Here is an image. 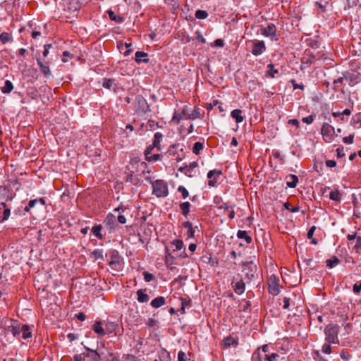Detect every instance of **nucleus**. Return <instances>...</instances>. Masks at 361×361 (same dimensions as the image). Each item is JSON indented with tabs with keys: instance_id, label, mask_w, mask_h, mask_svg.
<instances>
[{
	"instance_id": "f257e3e1",
	"label": "nucleus",
	"mask_w": 361,
	"mask_h": 361,
	"mask_svg": "<svg viewBox=\"0 0 361 361\" xmlns=\"http://www.w3.org/2000/svg\"><path fill=\"white\" fill-rule=\"evenodd\" d=\"M257 361H276L279 355L269 351L268 345H264L261 348H259L257 353H255Z\"/></svg>"
},
{
	"instance_id": "f03ea898",
	"label": "nucleus",
	"mask_w": 361,
	"mask_h": 361,
	"mask_svg": "<svg viewBox=\"0 0 361 361\" xmlns=\"http://www.w3.org/2000/svg\"><path fill=\"white\" fill-rule=\"evenodd\" d=\"M152 194L157 197H165L169 195L168 184L163 180L152 181Z\"/></svg>"
},
{
	"instance_id": "7ed1b4c3",
	"label": "nucleus",
	"mask_w": 361,
	"mask_h": 361,
	"mask_svg": "<svg viewBox=\"0 0 361 361\" xmlns=\"http://www.w3.org/2000/svg\"><path fill=\"white\" fill-rule=\"evenodd\" d=\"M339 326L336 324H329L324 329L325 340L329 343H338V334Z\"/></svg>"
},
{
	"instance_id": "20e7f679",
	"label": "nucleus",
	"mask_w": 361,
	"mask_h": 361,
	"mask_svg": "<svg viewBox=\"0 0 361 361\" xmlns=\"http://www.w3.org/2000/svg\"><path fill=\"white\" fill-rule=\"evenodd\" d=\"M243 266L245 277L249 281H252L257 277V267L252 262H245Z\"/></svg>"
},
{
	"instance_id": "39448f33",
	"label": "nucleus",
	"mask_w": 361,
	"mask_h": 361,
	"mask_svg": "<svg viewBox=\"0 0 361 361\" xmlns=\"http://www.w3.org/2000/svg\"><path fill=\"white\" fill-rule=\"evenodd\" d=\"M261 34L267 37H269L271 41H277L278 37L276 35V27L273 23H269L267 27H262Z\"/></svg>"
},
{
	"instance_id": "423d86ee",
	"label": "nucleus",
	"mask_w": 361,
	"mask_h": 361,
	"mask_svg": "<svg viewBox=\"0 0 361 361\" xmlns=\"http://www.w3.org/2000/svg\"><path fill=\"white\" fill-rule=\"evenodd\" d=\"M269 293L274 296L280 293L279 279L274 275L270 276L268 280Z\"/></svg>"
},
{
	"instance_id": "0eeeda50",
	"label": "nucleus",
	"mask_w": 361,
	"mask_h": 361,
	"mask_svg": "<svg viewBox=\"0 0 361 361\" xmlns=\"http://www.w3.org/2000/svg\"><path fill=\"white\" fill-rule=\"evenodd\" d=\"M108 254L110 257V261L109 262V264L113 269L118 270L121 262L120 259H121L118 252L116 250L113 249L109 250Z\"/></svg>"
},
{
	"instance_id": "6e6552de",
	"label": "nucleus",
	"mask_w": 361,
	"mask_h": 361,
	"mask_svg": "<svg viewBox=\"0 0 361 361\" xmlns=\"http://www.w3.org/2000/svg\"><path fill=\"white\" fill-rule=\"evenodd\" d=\"M266 51V46L264 41L255 40L252 43V54L254 56L261 55Z\"/></svg>"
},
{
	"instance_id": "1a4fd4ad",
	"label": "nucleus",
	"mask_w": 361,
	"mask_h": 361,
	"mask_svg": "<svg viewBox=\"0 0 361 361\" xmlns=\"http://www.w3.org/2000/svg\"><path fill=\"white\" fill-rule=\"evenodd\" d=\"M156 149L155 147H153V145H149L145 151V159L148 161H157L161 159V155L160 154H152V152Z\"/></svg>"
},
{
	"instance_id": "9d476101",
	"label": "nucleus",
	"mask_w": 361,
	"mask_h": 361,
	"mask_svg": "<svg viewBox=\"0 0 361 361\" xmlns=\"http://www.w3.org/2000/svg\"><path fill=\"white\" fill-rule=\"evenodd\" d=\"M137 103V111L139 113H146L149 111V105L145 99L138 96L135 99Z\"/></svg>"
},
{
	"instance_id": "9b49d317",
	"label": "nucleus",
	"mask_w": 361,
	"mask_h": 361,
	"mask_svg": "<svg viewBox=\"0 0 361 361\" xmlns=\"http://www.w3.org/2000/svg\"><path fill=\"white\" fill-rule=\"evenodd\" d=\"M321 132L323 137L329 138V140H332L335 134L334 128L327 123L323 124Z\"/></svg>"
},
{
	"instance_id": "f8f14e48",
	"label": "nucleus",
	"mask_w": 361,
	"mask_h": 361,
	"mask_svg": "<svg viewBox=\"0 0 361 361\" xmlns=\"http://www.w3.org/2000/svg\"><path fill=\"white\" fill-rule=\"evenodd\" d=\"M104 224L109 230L114 229L116 224V216L113 214H108L104 220Z\"/></svg>"
},
{
	"instance_id": "ddd939ff",
	"label": "nucleus",
	"mask_w": 361,
	"mask_h": 361,
	"mask_svg": "<svg viewBox=\"0 0 361 361\" xmlns=\"http://www.w3.org/2000/svg\"><path fill=\"white\" fill-rule=\"evenodd\" d=\"M233 289L236 294H243L245 290V284L244 281L242 279H240L238 281L235 282L233 284Z\"/></svg>"
},
{
	"instance_id": "4468645a",
	"label": "nucleus",
	"mask_w": 361,
	"mask_h": 361,
	"mask_svg": "<svg viewBox=\"0 0 361 361\" xmlns=\"http://www.w3.org/2000/svg\"><path fill=\"white\" fill-rule=\"evenodd\" d=\"M163 135L160 132L155 133L154 135V140H153V147H156L157 151H161V141L162 140Z\"/></svg>"
},
{
	"instance_id": "2eb2a0df",
	"label": "nucleus",
	"mask_w": 361,
	"mask_h": 361,
	"mask_svg": "<svg viewBox=\"0 0 361 361\" xmlns=\"http://www.w3.org/2000/svg\"><path fill=\"white\" fill-rule=\"evenodd\" d=\"M37 64L40 68L41 72L44 74L46 78L51 75V71L47 64L44 63L40 59H37Z\"/></svg>"
},
{
	"instance_id": "dca6fc26",
	"label": "nucleus",
	"mask_w": 361,
	"mask_h": 361,
	"mask_svg": "<svg viewBox=\"0 0 361 361\" xmlns=\"http://www.w3.org/2000/svg\"><path fill=\"white\" fill-rule=\"evenodd\" d=\"M85 349L87 350V353L85 355V357L91 358L92 361H99L100 355L97 350L90 349L87 347H85Z\"/></svg>"
},
{
	"instance_id": "f3484780",
	"label": "nucleus",
	"mask_w": 361,
	"mask_h": 361,
	"mask_svg": "<svg viewBox=\"0 0 361 361\" xmlns=\"http://www.w3.org/2000/svg\"><path fill=\"white\" fill-rule=\"evenodd\" d=\"M286 180L287 186L291 188H295L298 182V176L293 174L286 176Z\"/></svg>"
},
{
	"instance_id": "a211bd4d",
	"label": "nucleus",
	"mask_w": 361,
	"mask_h": 361,
	"mask_svg": "<svg viewBox=\"0 0 361 361\" xmlns=\"http://www.w3.org/2000/svg\"><path fill=\"white\" fill-rule=\"evenodd\" d=\"M231 116L235 120L237 123H241L244 120V116L242 115L240 109H234L231 113Z\"/></svg>"
},
{
	"instance_id": "6ab92c4d",
	"label": "nucleus",
	"mask_w": 361,
	"mask_h": 361,
	"mask_svg": "<svg viewBox=\"0 0 361 361\" xmlns=\"http://www.w3.org/2000/svg\"><path fill=\"white\" fill-rule=\"evenodd\" d=\"M135 59L138 63L142 62L147 63L149 61L147 54L143 51H136L135 54Z\"/></svg>"
},
{
	"instance_id": "aec40b11",
	"label": "nucleus",
	"mask_w": 361,
	"mask_h": 361,
	"mask_svg": "<svg viewBox=\"0 0 361 361\" xmlns=\"http://www.w3.org/2000/svg\"><path fill=\"white\" fill-rule=\"evenodd\" d=\"M214 202L218 209H224V212L230 208L227 203L224 202L221 197H215Z\"/></svg>"
},
{
	"instance_id": "412c9836",
	"label": "nucleus",
	"mask_w": 361,
	"mask_h": 361,
	"mask_svg": "<svg viewBox=\"0 0 361 361\" xmlns=\"http://www.w3.org/2000/svg\"><path fill=\"white\" fill-rule=\"evenodd\" d=\"M146 289H140L137 292L138 302L143 303L147 302L149 300V297L145 293Z\"/></svg>"
},
{
	"instance_id": "4be33fe9",
	"label": "nucleus",
	"mask_w": 361,
	"mask_h": 361,
	"mask_svg": "<svg viewBox=\"0 0 361 361\" xmlns=\"http://www.w3.org/2000/svg\"><path fill=\"white\" fill-rule=\"evenodd\" d=\"M165 303H166V299L164 298V297L159 296L152 300L151 305L154 308H159V307L163 306L164 305H165Z\"/></svg>"
},
{
	"instance_id": "5701e85b",
	"label": "nucleus",
	"mask_w": 361,
	"mask_h": 361,
	"mask_svg": "<svg viewBox=\"0 0 361 361\" xmlns=\"http://www.w3.org/2000/svg\"><path fill=\"white\" fill-rule=\"evenodd\" d=\"M224 345L225 348H229L230 346H236L238 344V341L236 338L228 336L223 340Z\"/></svg>"
},
{
	"instance_id": "b1692460",
	"label": "nucleus",
	"mask_w": 361,
	"mask_h": 361,
	"mask_svg": "<svg viewBox=\"0 0 361 361\" xmlns=\"http://www.w3.org/2000/svg\"><path fill=\"white\" fill-rule=\"evenodd\" d=\"M92 329L99 336H104L106 334L104 329L102 326L101 322H96Z\"/></svg>"
},
{
	"instance_id": "393cba45",
	"label": "nucleus",
	"mask_w": 361,
	"mask_h": 361,
	"mask_svg": "<svg viewBox=\"0 0 361 361\" xmlns=\"http://www.w3.org/2000/svg\"><path fill=\"white\" fill-rule=\"evenodd\" d=\"M102 86L108 90L114 89L116 87L114 79L104 78L103 80Z\"/></svg>"
},
{
	"instance_id": "a878e982",
	"label": "nucleus",
	"mask_w": 361,
	"mask_h": 361,
	"mask_svg": "<svg viewBox=\"0 0 361 361\" xmlns=\"http://www.w3.org/2000/svg\"><path fill=\"white\" fill-rule=\"evenodd\" d=\"M237 237L240 239H245L247 244L251 243L252 241L251 236L248 235L245 231L239 230L237 233Z\"/></svg>"
},
{
	"instance_id": "bb28decb",
	"label": "nucleus",
	"mask_w": 361,
	"mask_h": 361,
	"mask_svg": "<svg viewBox=\"0 0 361 361\" xmlns=\"http://www.w3.org/2000/svg\"><path fill=\"white\" fill-rule=\"evenodd\" d=\"M183 226L187 228V235L188 238H193L194 237V229L192 228V224L190 221H185L183 223Z\"/></svg>"
},
{
	"instance_id": "cd10ccee",
	"label": "nucleus",
	"mask_w": 361,
	"mask_h": 361,
	"mask_svg": "<svg viewBox=\"0 0 361 361\" xmlns=\"http://www.w3.org/2000/svg\"><path fill=\"white\" fill-rule=\"evenodd\" d=\"M102 229V226L100 224L95 225L92 228V232L93 233L94 236L97 237L99 240H102L104 238V236H103V235L102 234V232H101Z\"/></svg>"
},
{
	"instance_id": "c85d7f7f",
	"label": "nucleus",
	"mask_w": 361,
	"mask_h": 361,
	"mask_svg": "<svg viewBox=\"0 0 361 361\" xmlns=\"http://www.w3.org/2000/svg\"><path fill=\"white\" fill-rule=\"evenodd\" d=\"M341 193L338 189H335L330 192L329 198L335 202H340L341 200Z\"/></svg>"
},
{
	"instance_id": "c756f323",
	"label": "nucleus",
	"mask_w": 361,
	"mask_h": 361,
	"mask_svg": "<svg viewBox=\"0 0 361 361\" xmlns=\"http://www.w3.org/2000/svg\"><path fill=\"white\" fill-rule=\"evenodd\" d=\"M190 207L191 204L189 202H185L180 204V209L183 216H187L188 215Z\"/></svg>"
},
{
	"instance_id": "7c9ffc66",
	"label": "nucleus",
	"mask_w": 361,
	"mask_h": 361,
	"mask_svg": "<svg viewBox=\"0 0 361 361\" xmlns=\"http://www.w3.org/2000/svg\"><path fill=\"white\" fill-rule=\"evenodd\" d=\"M13 90V83L10 80H6L4 86L1 87V92L4 94H9Z\"/></svg>"
},
{
	"instance_id": "2f4dec72",
	"label": "nucleus",
	"mask_w": 361,
	"mask_h": 361,
	"mask_svg": "<svg viewBox=\"0 0 361 361\" xmlns=\"http://www.w3.org/2000/svg\"><path fill=\"white\" fill-rule=\"evenodd\" d=\"M339 263H340V260L336 256H334L331 258H330L326 261V266L329 268H333V267H336V265H338Z\"/></svg>"
},
{
	"instance_id": "473e14b6",
	"label": "nucleus",
	"mask_w": 361,
	"mask_h": 361,
	"mask_svg": "<svg viewBox=\"0 0 361 361\" xmlns=\"http://www.w3.org/2000/svg\"><path fill=\"white\" fill-rule=\"evenodd\" d=\"M21 331H23L22 337L24 339L29 338L32 337V332L30 331V328L27 325H23L21 329Z\"/></svg>"
},
{
	"instance_id": "72a5a7b5",
	"label": "nucleus",
	"mask_w": 361,
	"mask_h": 361,
	"mask_svg": "<svg viewBox=\"0 0 361 361\" xmlns=\"http://www.w3.org/2000/svg\"><path fill=\"white\" fill-rule=\"evenodd\" d=\"M190 114V108L188 106H185L180 112V115L182 116L181 118H183V120H188V119H190V118H193Z\"/></svg>"
},
{
	"instance_id": "f704fd0d",
	"label": "nucleus",
	"mask_w": 361,
	"mask_h": 361,
	"mask_svg": "<svg viewBox=\"0 0 361 361\" xmlns=\"http://www.w3.org/2000/svg\"><path fill=\"white\" fill-rule=\"evenodd\" d=\"M203 148H204L203 142H197L193 145L192 152L195 154L198 155L200 153V152L203 149Z\"/></svg>"
},
{
	"instance_id": "c9c22d12",
	"label": "nucleus",
	"mask_w": 361,
	"mask_h": 361,
	"mask_svg": "<svg viewBox=\"0 0 361 361\" xmlns=\"http://www.w3.org/2000/svg\"><path fill=\"white\" fill-rule=\"evenodd\" d=\"M267 75L272 78L275 77L276 74L279 73V71L274 68V65L272 63L267 66Z\"/></svg>"
},
{
	"instance_id": "e433bc0d",
	"label": "nucleus",
	"mask_w": 361,
	"mask_h": 361,
	"mask_svg": "<svg viewBox=\"0 0 361 361\" xmlns=\"http://www.w3.org/2000/svg\"><path fill=\"white\" fill-rule=\"evenodd\" d=\"M1 205L4 208V211L2 216L1 221L7 220L11 214V210L8 208H6V204L5 202H1Z\"/></svg>"
},
{
	"instance_id": "4c0bfd02",
	"label": "nucleus",
	"mask_w": 361,
	"mask_h": 361,
	"mask_svg": "<svg viewBox=\"0 0 361 361\" xmlns=\"http://www.w3.org/2000/svg\"><path fill=\"white\" fill-rule=\"evenodd\" d=\"M12 39L11 35L8 32H4L0 35V41L6 44Z\"/></svg>"
},
{
	"instance_id": "58836bf2",
	"label": "nucleus",
	"mask_w": 361,
	"mask_h": 361,
	"mask_svg": "<svg viewBox=\"0 0 361 361\" xmlns=\"http://www.w3.org/2000/svg\"><path fill=\"white\" fill-rule=\"evenodd\" d=\"M208 17V13L204 10H197L195 12V18L197 19L203 20Z\"/></svg>"
},
{
	"instance_id": "ea45409f",
	"label": "nucleus",
	"mask_w": 361,
	"mask_h": 361,
	"mask_svg": "<svg viewBox=\"0 0 361 361\" xmlns=\"http://www.w3.org/2000/svg\"><path fill=\"white\" fill-rule=\"evenodd\" d=\"M174 257L169 252V249L166 247V255H165V261L166 264H173L174 261Z\"/></svg>"
},
{
	"instance_id": "a19ab883",
	"label": "nucleus",
	"mask_w": 361,
	"mask_h": 361,
	"mask_svg": "<svg viewBox=\"0 0 361 361\" xmlns=\"http://www.w3.org/2000/svg\"><path fill=\"white\" fill-rule=\"evenodd\" d=\"M283 206H284V208L286 209L289 210L290 212H291L293 213L297 212H298L300 210V207L299 206H296V207H293L291 206L290 203L288 202H285Z\"/></svg>"
},
{
	"instance_id": "79ce46f5",
	"label": "nucleus",
	"mask_w": 361,
	"mask_h": 361,
	"mask_svg": "<svg viewBox=\"0 0 361 361\" xmlns=\"http://www.w3.org/2000/svg\"><path fill=\"white\" fill-rule=\"evenodd\" d=\"M92 256L95 259H104L103 250L97 249L92 253Z\"/></svg>"
},
{
	"instance_id": "37998d69",
	"label": "nucleus",
	"mask_w": 361,
	"mask_h": 361,
	"mask_svg": "<svg viewBox=\"0 0 361 361\" xmlns=\"http://www.w3.org/2000/svg\"><path fill=\"white\" fill-rule=\"evenodd\" d=\"M353 250L356 253L361 252V237L358 236L355 242V245L353 247Z\"/></svg>"
},
{
	"instance_id": "c03bdc74",
	"label": "nucleus",
	"mask_w": 361,
	"mask_h": 361,
	"mask_svg": "<svg viewBox=\"0 0 361 361\" xmlns=\"http://www.w3.org/2000/svg\"><path fill=\"white\" fill-rule=\"evenodd\" d=\"M221 175V171L218 170H211L207 173V178L212 179L214 177H219Z\"/></svg>"
},
{
	"instance_id": "a18cd8bd",
	"label": "nucleus",
	"mask_w": 361,
	"mask_h": 361,
	"mask_svg": "<svg viewBox=\"0 0 361 361\" xmlns=\"http://www.w3.org/2000/svg\"><path fill=\"white\" fill-rule=\"evenodd\" d=\"M171 244L175 246L177 250H180L183 247V242L179 239L173 240Z\"/></svg>"
},
{
	"instance_id": "49530a36",
	"label": "nucleus",
	"mask_w": 361,
	"mask_h": 361,
	"mask_svg": "<svg viewBox=\"0 0 361 361\" xmlns=\"http://www.w3.org/2000/svg\"><path fill=\"white\" fill-rule=\"evenodd\" d=\"M178 191L181 193V195L183 199L187 198L189 195V192H188V190L183 185H180L178 188Z\"/></svg>"
},
{
	"instance_id": "de8ad7c7",
	"label": "nucleus",
	"mask_w": 361,
	"mask_h": 361,
	"mask_svg": "<svg viewBox=\"0 0 361 361\" xmlns=\"http://www.w3.org/2000/svg\"><path fill=\"white\" fill-rule=\"evenodd\" d=\"M131 45V43H125L124 47L126 48V50L123 52L125 56H128L132 52V49H130ZM123 45H121L119 48L123 50Z\"/></svg>"
},
{
	"instance_id": "09e8293b",
	"label": "nucleus",
	"mask_w": 361,
	"mask_h": 361,
	"mask_svg": "<svg viewBox=\"0 0 361 361\" xmlns=\"http://www.w3.org/2000/svg\"><path fill=\"white\" fill-rule=\"evenodd\" d=\"M345 9H347L355 6L357 4L358 0H345Z\"/></svg>"
},
{
	"instance_id": "8fccbe9b",
	"label": "nucleus",
	"mask_w": 361,
	"mask_h": 361,
	"mask_svg": "<svg viewBox=\"0 0 361 361\" xmlns=\"http://www.w3.org/2000/svg\"><path fill=\"white\" fill-rule=\"evenodd\" d=\"M331 343L326 342L322 346V352L325 354H330L331 353Z\"/></svg>"
},
{
	"instance_id": "3c124183",
	"label": "nucleus",
	"mask_w": 361,
	"mask_h": 361,
	"mask_svg": "<svg viewBox=\"0 0 361 361\" xmlns=\"http://www.w3.org/2000/svg\"><path fill=\"white\" fill-rule=\"evenodd\" d=\"M143 276H144V279L146 282H150L154 279V275L147 271H145L143 273Z\"/></svg>"
},
{
	"instance_id": "603ef678",
	"label": "nucleus",
	"mask_w": 361,
	"mask_h": 361,
	"mask_svg": "<svg viewBox=\"0 0 361 361\" xmlns=\"http://www.w3.org/2000/svg\"><path fill=\"white\" fill-rule=\"evenodd\" d=\"M178 361H188L186 354L183 351H179L178 353Z\"/></svg>"
},
{
	"instance_id": "864d4df0",
	"label": "nucleus",
	"mask_w": 361,
	"mask_h": 361,
	"mask_svg": "<svg viewBox=\"0 0 361 361\" xmlns=\"http://www.w3.org/2000/svg\"><path fill=\"white\" fill-rule=\"evenodd\" d=\"M85 353L75 355L73 357V361H85Z\"/></svg>"
},
{
	"instance_id": "5fc2aeb1",
	"label": "nucleus",
	"mask_w": 361,
	"mask_h": 361,
	"mask_svg": "<svg viewBox=\"0 0 361 361\" xmlns=\"http://www.w3.org/2000/svg\"><path fill=\"white\" fill-rule=\"evenodd\" d=\"M11 332L14 336H18L21 332V329L18 326H12Z\"/></svg>"
},
{
	"instance_id": "6e6d98bb",
	"label": "nucleus",
	"mask_w": 361,
	"mask_h": 361,
	"mask_svg": "<svg viewBox=\"0 0 361 361\" xmlns=\"http://www.w3.org/2000/svg\"><path fill=\"white\" fill-rule=\"evenodd\" d=\"M181 117L180 113L175 112L173 116L172 121H176L177 123H179L180 120H183Z\"/></svg>"
},
{
	"instance_id": "4d7b16f0",
	"label": "nucleus",
	"mask_w": 361,
	"mask_h": 361,
	"mask_svg": "<svg viewBox=\"0 0 361 361\" xmlns=\"http://www.w3.org/2000/svg\"><path fill=\"white\" fill-rule=\"evenodd\" d=\"M344 79L348 80V77L346 75H343V77H340L338 79L334 81V85L336 87L340 84H342Z\"/></svg>"
},
{
	"instance_id": "13d9d810",
	"label": "nucleus",
	"mask_w": 361,
	"mask_h": 361,
	"mask_svg": "<svg viewBox=\"0 0 361 361\" xmlns=\"http://www.w3.org/2000/svg\"><path fill=\"white\" fill-rule=\"evenodd\" d=\"M340 356L343 360H346V361H348L351 358V355L348 353H347L344 350H343L341 353Z\"/></svg>"
},
{
	"instance_id": "bf43d9fd",
	"label": "nucleus",
	"mask_w": 361,
	"mask_h": 361,
	"mask_svg": "<svg viewBox=\"0 0 361 361\" xmlns=\"http://www.w3.org/2000/svg\"><path fill=\"white\" fill-rule=\"evenodd\" d=\"M354 136L350 135L349 136L343 138V141L345 144H352L353 142Z\"/></svg>"
},
{
	"instance_id": "052dcab7",
	"label": "nucleus",
	"mask_w": 361,
	"mask_h": 361,
	"mask_svg": "<svg viewBox=\"0 0 361 361\" xmlns=\"http://www.w3.org/2000/svg\"><path fill=\"white\" fill-rule=\"evenodd\" d=\"M196 39L201 42L202 44H204L206 42V40L204 37L202 35V34L200 32H196Z\"/></svg>"
},
{
	"instance_id": "680f3d73",
	"label": "nucleus",
	"mask_w": 361,
	"mask_h": 361,
	"mask_svg": "<svg viewBox=\"0 0 361 361\" xmlns=\"http://www.w3.org/2000/svg\"><path fill=\"white\" fill-rule=\"evenodd\" d=\"M314 116L313 115H310L307 117H305L302 118V121L307 124H311L314 121Z\"/></svg>"
},
{
	"instance_id": "e2e57ef3",
	"label": "nucleus",
	"mask_w": 361,
	"mask_h": 361,
	"mask_svg": "<svg viewBox=\"0 0 361 361\" xmlns=\"http://www.w3.org/2000/svg\"><path fill=\"white\" fill-rule=\"evenodd\" d=\"M353 291L355 294L360 293L361 291V282L359 284L355 283L353 285Z\"/></svg>"
},
{
	"instance_id": "0e129e2a",
	"label": "nucleus",
	"mask_w": 361,
	"mask_h": 361,
	"mask_svg": "<svg viewBox=\"0 0 361 361\" xmlns=\"http://www.w3.org/2000/svg\"><path fill=\"white\" fill-rule=\"evenodd\" d=\"M336 152H337V157L338 158H341V157H345V154L344 152V149L343 147H341V148H337L336 149Z\"/></svg>"
},
{
	"instance_id": "69168bd1",
	"label": "nucleus",
	"mask_w": 361,
	"mask_h": 361,
	"mask_svg": "<svg viewBox=\"0 0 361 361\" xmlns=\"http://www.w3.org/2000/svg\"><path fill=\"white\" fill-rule=\"evenodd\" d=\"M315 229H316V228H315V226H312V227L309 229V231H308V232H307V238H308L309 239L312 238L313 235H314V231H315Z\"/></svg>"
},
{
	"instance_id": "338daca9",
	"label": "nucleus",
	"mask_w": 361,
	"mask_h": 361,
	"mask_svg": "<svg viewBox=\"0 0 361 361\" xmlns=\"http://www.w3.org/2000/svg\"><path fill=\"white\" fill-rule=\"evenodd\" d=\"M283 307L284 309H288L290 305V299L288 298L284 297L283 299Z\"/></svg>"
},
{
	"instance_id": "774afa93",
	"label": "nucleus",
	"mask_w": 361,
	"mask_h": 361,
	"mask_svg": "<svg viewBox=\"0 0 361 361\" xmlns=\"http://www.w3.org/2000/svg\"><path fill=\"white\" fill-rule=\"evenodd\" d=\"M178 171L181 173H184L185 174L188 175V173H190V169H188V166H181L178 169Z\"/></svg>"
}]
</instances>
